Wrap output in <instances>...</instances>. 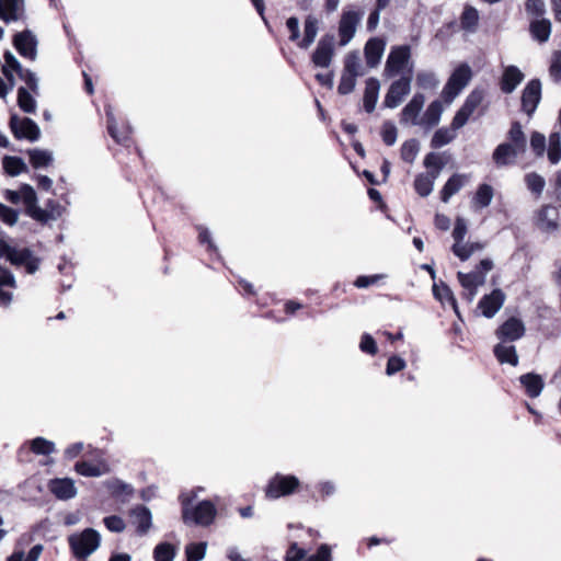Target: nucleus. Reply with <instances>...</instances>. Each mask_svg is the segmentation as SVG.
<instances>
[{
    "label": "nucleus",
    "instance_id": "f257e3e1",
    "mask_svg": "<svg viewBox=\"0 0 561 561\" xmlns=\"http://www.w3.org/2000/svg\"><path fill=\"white\" fill-rule=\"evenodd\" d=\"M68 543L72 556L83 561L94 553L101 545V535L94 528H85L68 537Z\"/></svg>",
    "mask_w": 561,
    "mask_h": 561
},
{
    "label": "nucleus",
    "instance_id": "f03ea898",
    "mask_svg": "<svg viewBox=\"0 0 561 561\" xmlns=\"http://www.w3.org/2000/svg\"><path fill=\"white\" fill-rule=\"evenodd\" d=\"M182 503L183 520L185 523H194L196 525L208 526L216 516V507L210 501L199 502L193 510L190 508L192 497L182 494L180 496Z\"/></svg>",
    "mask_w": 561,
    "mask_h": 561
},
{
    "label": "nucleus",
    "instance_id": "7ed1b4c3",
    "mask_svg": "<svg viewBox=\"0 0 561 561\" xmlns=\"http://www.w3.org/2000/svg\"><path fill=\"white\" fill-rule=\"evenodd\" d=\"M471 76V68L467 64L457 67L442 91L444 101L450 104L469 83Z\"/></svg>",
    "mask_w": 561,
    "mask_h": 561
},
{
    "label": "nucleus",
    "instance_id": "20e7f679",
    "mask_svg": "<svg viewBox=\"0 0 561 561\" xmlns=\"http://www.w3.org/2000/svg\"><path fill=\"white\" fill-rule=\"evenodd\" d=\"M9 127L14 138L18 140L26 139L31 142H35L41 138V128L32 118L20 117L18 114H12Z\"/></svg>",
    "mask_w": 561,
    "mask_h": 561
},
{
    "label": "nucleus",
    "instance_id": "39448f33",
    "mask_svg": "<svg viewBox=\"0 0 561 561\" xmlns=\"http://www.w3.org/2000/svg\"><path fill=\"white\" fill-rule=\"evenodd\" d=\"M299 486V480L295 476H284L276 473L266 486V496L270 499H279L295 492Z\"/></svg>",
    "mask_w": 561,
    "mask_h": 561
},
{
    "label": "nucleus",
    "instance_id": "423d86ee",
    "mask_svg": "<svg viewBox=\"0 0 561 561\" xmlns=\"http://www.w3.org/2000/svg\"><path fill=\"white\" fill-rule=\"evenodd\" d=\"M363 19V12L344 10L339 22L340 46H346L355 36L358 24Z\"/></svg>",
    "mask_w": 561,
    "mask_h": 561
},
{
    "label": "nucleus",
    "instance_id": "0eeeda50",
    "mask_svg": "<svg viewBox=\"0 0 561 561\" xmlns=\"http://www.w3.org/2000/svg\"><path fill=\"white\" fill-rule=\"evenodd\" d=\"M411 58V48L409 45L394 46L391 48L385 72L389 77L399 75Z\"/></svg>",
    "mask_w": 561,
    "mask_h": 561
},
{
    "label": "nucleus",
    "instance_id": "6e6552de",
    "mask_svg": "<svg viewBox=\"0 0 561 561\" xmlns=\"http://www.w3.org/2000/svg\"><path fill=\"white\" fill-rule=\"evenodd\" d=\"M526 333V327L523 320L516 317H510L495 331V336L500 342L513 343L522 339Z\"/></svg>",
    "mask_w": 561,
    "mask_h": 561
},
{
    "label": "nucleus",
    "instance_id": "1a4fd4ad",
    "mask_svg": "<svg viewBox=\"0 0 561 561\" xmlns=\"http://www.w3.org/2000/svg\"><path fill=\"white\" fill-rule=\"evenodd\" d=\"M334 56V36L324 35L318 42V45L312 53L311 61L314 67L329 68Z\"/></svg>",
    "mask_w": 561,
    "mask_h": 561
},
{
    "label": "nucleus",
    "instance_id": "9d476101",
    "mask_svg": "<svg viewBox=\"0 0 561 561\" xmlns=\"http://www.w3.org/2000/svg\"><path fill=\"white\" fill-rule=\"evenodd\" d=\"M411 91V77L403 76L393 81L388 89L383 100V105L388 108L398 107L403 101L404 96Z\"/></svg>",
    "mask_w": 561,
    "mask_h": 561
},
{
    "label": "nucleus",
    "instance_id": "9b49d317",
    "mask_svg": "<svg viewBox=\"0 0 561 561\" xmlns=\"http://www.w3.org/2000/svg\"><path fill=\"white\" fill-rule=\"evenodd\" d=\"M541 100V82L539 79L530 80L522 92V111L529 117L536 112Z\"/></svg>",
    "mask_w": 561,
    "mask_h": 561
},
{
    "label": "nucleus",
    "instance_id": "f8f14e48",
    "mask_svg": "<svg viewBox=\"0 0 561 561\" xmlns=\"http://www.w3.org/2000/svg\"><path fill=\"white\" fill-rule=\"evenodd\" d=\"M424 94L415 93L409 103L402 108L400 123L403 125L411 124L413 126H421L422 117H420V114L424 107Z\"/></svg>",
    "mask_w": 561,
    "mask_h": 561
},
{
    "label": "nucleus",
    "instance_id": "ddd939ff",
    "mask_svg": "<svg viewBox=\"0 0 561 561\" xmlns=\"http://www.w3.org/2000/svg\"><path fill=\"white\" fill-rule=\"evenodd\" d=\"M37 44L36 36L30 30L16 33L13 37V45L18 53L31 60L37 57Z\"/></svg>",
    "mask_w": 561,
    "mask_h": 561
},
{
    "label": "nucleus",
    "instance_id": "4468645a",
    "mask_svg": "<svg viewBox=\"0 0 561 561\" xmlns=\"http://www.w3.org/2000/svg\"><path fill=\"white\" fill-rule=\"evenodd\" d=\"M504 301L505 294L502 289L495 288L480 299L478 308L481 310L483 317L491 319L503 307Z\"/></svg>",
    "mask_w": 561,
    "mask_h": 561
},
{
    "label": "nucleus",
    "instance_id": "2eb2a0df",
    "mask_svg": "<svg viewBox=\"0 0 561 561\" xmlns=\"http://www.w3.org/2000/svg\"><path fill=\"white\" fill-rule=\"evenodd\" d=\"M129 517L137 535L145 536L149 533L152 526V514L147 506L136 505L129 511Z\"/></svg>",
    "mask_w": 561,
    "mask_h": 561
},
{
    "label": "nucleus",
    "instance_id": "dca6fc26",
    "mask_svg": "<svg viewBox=\"0 0 561 561\" xmlns=\"http://www.w3.org/2000/svg\"><path fill=\"white\" fill-rule=\"evenodd\" d=\"M25 18L24 0H0V20L9 24Z\"/></svg>",
    "mask_w": 561,
    "mask_h": 561
},
{
    "label": "nucleus",
    "instance_id": "f3484780",
    "mask_svg": "<svg viewBox=\"0 0 561 561\" xmlns=\"http://www.w3.org/2000/svg\"><path fill=\"white\" fill-rule=\"evenodd\" d=\"M559 210L552 205L542 206L536 217L537 227L545 232H552L558 229Z\"/></svg>",
    "mask_w": 561,
    "mask_h": 561
},
{
    "label": "nucleus",
    "instance_id": "a211bd4d",
    "mask_svg": "<svg viewBox=\"0 0 561 561\" xmlns=\"http://www.w3.org/2000/svg\"><path fill=\"white\" fill-rule=\"evenodd\" d=\"M525 75L516 66H507L504 68L500 79V89L504 94L513 93L523 82Z\"/></svg>",
    "mask_w": 561,
    "mask_h": 561
},
{
    "label": "nucleus",
    "instance_id": "6ab92c4d",
    "mask_svg": "<svg viewBox=\"0 0 561 561\" xmlns=\"http://www.w3.org/2000/svg\"><path fill=\"white\" fill-rule=\"evenodd\" d=\"M48 486L58 500L67 501L77 495V488L70 478L53 479Z\"/></svg>",
    "mask_w": 561,
    "mask_h": 561
},
{
    "label": "nucleus",
    "instance_id": "aec40b11",
    "mask_svg": "<svg viewBox=\"0 0 561 561\" xmlns=\"http://www.w3.org/2000/svg\"><path fill=\"white\" fill-rule=\"evenodd\" d=\"M523 154L506 142L500 144L493 151L492 158L497 167L514 164L518 156Z\"/></svg>",
    "mask_w": 561,
    "mask_h": 561
},
{
    "label": "nucleus",
    "instance_id": "412c9836",
    "mask_svg": "<svg viewBox=\"0 0 561 561\" xmlns=\"http://www.w3.org/2000/svg\"><path fill=\"white\" fill-rule=\"evenodd\" d=\"M385 47L386 43L381 38L374 37L368 39L364 48L366 64L368 67L374 68L380 62Z\"/></svg>",
    "mask_w": 561,
    "mask_h": 561
},
{
    "label": "nucleus",
    "instance_id": "4be33fe9",
    "mask_svg": "<svg viewBox=\"0 0 561 561\" xmlns=\"http://www.w3.org/2000/svg\"><path fill=\"white\" fill-rule=\"evenodd\" d=\"M61 205L54 199H48L45 208L38 207V209L34 210L35 216L33 219L41 224H47L48 221L57 220L61 216Z\"/></svg>",
    "mask_w": 561,
    "mask_h": 561
},
{
    "label": "nucleus",
    "instance_id": "5701e85b",
    "mask_svg": "<svg viewBox=\"0 0 561 561\" xmlns=\"http://www.w3.org/2000/svg\"><path fill=\"white\" fill-rule=\"evenodd\" d=\"M105 114H106V118H107V131H108L110 136L117 144L125 145L129 140V136L133 131L131 127L129 125H127L123 131L117 130L116 119H115L113 108L111 105L105 106Z\"/></svg>",
    "mask_w": 561,
    "mask_h": 561
},
{
    "label": "nucleus",
    "instance_id": "b1692460",
    "mask_svg": "<svg viewBox=\"0 0 561 561\" xmlns=\"http://www.w3.org/2000/svg\"><path fill=\"white\" fill-rule=\"evenodd\" d=\"M519 382L525 388L526 394L530 398H537L541 394L545 381L542 377L535 373H527L519 377Z\"/></svg>",
    "mask_w": 561,
    "mask_h": 561
},
{
    "label": "nucleus",
    "instance_id": "393cba45",
    "mask_svg": "<svg viewBox=\"0 0 561 561\" xmlns=\"http://www.w3.org/2000/svg\"><path fill=\"white\" fill-rule=\"evenodd\" d=\"M507 343L508 342H500L496 344L494 346L493 353L501 364H510L515 367L518 365L516 347Z\"/></svg>",
    "mask_w": 561,
    "mask_h": 561
},
{
    "label": "nucleus",
    "instance_id": "a878e982",
    "mask_svg": "<svg viewBox=\"0 0 561 561\" xmlns=\"http://www.w3.org/2000/svg\"><path fill=\"white\" fill-rule=\"evenodd\" d=\"M319 32V20L314 15H308L304 23V37L298 42V47L301 49L309 48Z\"/></svg>",
    "mask_w": 561,
    "mask_h": 561
},
{
    "label": "nucleus",
    "instance_id": "bb28decb",
    "mask_svg": "<svg viewBox=\"0 0 561 561\" xmlns=\"http://www.w3.org/2000/svg\"><path fill=\"white\" fill-rule=\"evenodd\" d=\"M380 83L376 78H369L366 81L365 92H364V108L367 113L374 112L378 96H379Z\"/></svg>",
    "mask_w": 561,
    "mask_h": 561
},
{
    "label": "nucleus",
    "instance_id": "cd10ccee",
    "mask_svg": "<svg viewBox=\"0 0 561 561\" xmlns=\"http://www.w3.org/2000/svg\"><path fill=\"white\" fill-rule=\"evenodd\" d=\"M444 112L443 104L439 100L433 101L425 110L422 116V124L426 129H431L438 125L440 122L442 114Z\"/></svg>",
    "mask_w": 561,
    "mask_h": 561
},
{
    "label": "nucleus",
    "instance_id": "c85d7f7f",
    "mask_svg": "<svg viewBox=\"0 0 561 561\" xmlns=\"http://www.w3.org/2000/svg\"><path fill=\"white\" fill-rule=\"evenodd\" d=\"M467 181V176L463 174L455 173L451 175L440 191V199L444 203H448L450 197L457 194Z\"/></svg>",
    "mask_w": 561,
    "mask_h": 561
},
{
    "label": "nucleus",
    "instance_id": "c756f323",
    "mask_svg": "<svg viewBox=\"0 0 561 561\" xmlns=\"http://www.w3.org/2000/svg\"><path fill=\"white\" fill-rule=\"evenodd\" d=\"M507 138L510 141H507L506 144L516 148V150L520 151L522 153L526 152L527 138L519 122L512 123L511 128L507 133Z\"/></svg>",
    "mask_w": 561,
    "mask_h": 561
},
{
    "label": "nucleus",
    "instance_id": "7c9ffc66",
    "mask_svg": "<svg viewBox=\"0 0 561 561\" xmlns=\"http://www.w3.org/2000/svg\"><path fill=\"white\" fill-rule=\"evenodd\" d=\"M30 163L34 169H43L49 167L54 161L50 150L34 148L27 150Z\"/></svg>",
    "mask_w": 561,
    "mask_h": 561
},
{
    "label": "nucleus",
    "instance_id": "2f4dec72",
    "mask_svg": "<svg viewBox=\"0 0 561 561\" xmlns=\"http://www.w3.org/2000/svg\"><path fill=\"white\" fill-rule=\"evenodd\" d=\"M433 295L442 304L448 302L454 309L455 313L458 317H460L457 300L454 296V293L451 291L450 287L447 284H445L444 282H440L439 284L435 283L433 285Z\"/></svg>",
    "mask_w": 561,
    "mask_h": 561
},
{
    "label": "nucleus",
    "instance_id": "473e14b6",
    "mask_svg": "<svg viewBox=\"0 0 561 561\" xmlns=\"http://www.w3.org/2000/svg\"><path fill=\"white\" fill-rule=\"evenodd\" d=\"M494 196L493 187L489 184L479 185L473 198L472 204L476 209H482L488 207Z\"/></svg>",
    "mask_w": 561,
    "mask_h": 561
},
{
    "label": "nucleus",
    "instance_id": "72a5a7b5",
    "mask_svg": "<svg viewBox=\"0 0 561 561\" xmlns=\"http://www.w3.org/2000/svg\"><path fill=\"white\" fill-rule=\"evenodd\" d=\"M456 131L451 126L438 128L431 139V147L438 149L450 144L457 137Z\"/></svg>",
    "mask_w": 561,
    "mask_h": 561
},
{
    "label": "nucleus",
    "instance_id": "f704fd0d",
    "mask_svg": "<svg viewBox=\"0 0 561 561\" xmlns=\"http://www.w3.org/2000/svg\"><path fill=\"white\" fill-rule=\"evenodd\" d=\"M20 195H21V199L23 201V203L25 205L26 214L31 218H34V216H35L34 210L38 209V207H39L37 205V196H36L35 190L28 184H23L20 188Z\"/></svg>",
    "mask_w": 561,
    "mask_h": 561
},
{
    "label": "nucleus",
    "instance_id": "c9c22d12",
    "mask_svg": "<svg viewBox=\"0 0 561 561\" xmlns=\"http://www.w3.org/2000/svg\"><path fill=\"white\" fill-rule=\"evenodd\" d=\"M437 178L431 173H421L415 178L414 188L416 193L422 196H428L434 188V183Z\"/></svg>",
    "mask_w": 561,
    "mask_h": 561
},
{
    "label": "nucleus",
    "instance_id": "e433bc0d",
    "mask_svg": "<svg viewBox=\"0 0 561 561\" xmlns=\"http://www.w3.org/2000/svg\"><path fill=\"white\" fill-rule=\"evenodd\" d=\"M530 33L535 39L545 43L551 34V22L547 19L536 20L530 23Z\"/></svg>",
    "mask_w": 561,
    "mask_h": 561
},
{
    "label": "nucleus",
    "instance_id": "4c0bfd02",
    "mask_svg": "<svg viewBox=\"0 0 561 561\" xmlns=\"http://www.w3.org/2000/svg\"><path fill=\"white\" fill-rule=\"evenodd\" d=\"M3 169L11 176H16L27 171L24 160L15 156H7L3 158Z\"/></svg>",
    "mask_w": 561,
    "mask_h": 561
},
{
    "label": "nucleus",
    "instance_id": "58836bf2",
    "mask_svg": "<svg viewBox=\"0 0 561 561\" xmlns=\"http://www.w3.org/2000/svg\"><path fill=\"white\" fill-rule=\"evenodd\" d=\"M416 85L422 90H435L439 85V79L436 73L428 70H422L416 75Z\"/></svg>",
    "mask_w": 561,
    "mask_h": 561
},
{
    "label": "nucleus",
    "instance_id": "ea45409f",
    "mask_svg": "<svg viewBox=\"0 0 561 561\" xmlns=\"http://www.w3.org/2000/svg\"><path fill=\"white\" fill-rule=\"evenodd\" d=\"M18 105L27 114L35 113L36 111V101L24 87H20L18 90Z\"/></svg>",
    "mask_w": 561,
    "mask_h": 561
},
{
    "label": "nucleus",
    "instance_id": "a19ab883",
    "mask_svg": "<svg viewBox=\"0 0 561 561\" xmlns=\"http://www.w3.org/2000/svg\"><path fill=\"white\" fill-rule=\"evenodd\" d=\"M457 277L462 287H480L485 283L484 273H480V271L458 272Z\"/></svg>",
    "mask_w": 561,
    "mask_h": 561
},
{
    "label": "nucleus",
    "instance_id": "79ce46f5",
    "mask_svg": "<svg viewBox=\"0 0 561 561\" xmlns=\"http://www.w3.org/2000/svg\"><path fill=\"white\" fill-rule=\"evenodd\" d=\"M423 164L426 169H428V173L439 176L440 171L445 167V161L442 159L440 154L437 152H430L425 156Z\"/></svg>",
    "mask_w": 561,
    "mask_h": 561
},
{
    "label": "nucleus",
    "instance_id": "37998d69",
    "mask_svg": "<svg viewBox=\"0 0 561 561\" xmlns=\"http://www.w3.org/2000/svg\"><path fill=\"white\" fill-rule=\"evenodd\" d=\"M479 21V13L473 7H467L460 18L461 27L468 32H474Z\"/></svg>",
    "mask_w": 561,
    "mask_h": 561
},
{
    "label": "nucleus",
    "instance_id": "c03bdc74",
    "mask_svg": "<svg viewBox=\"0 0 561 561\" xmlns=\"http://www.w3.org/2000/svg\"><path fill=\"white\" fill-rule=\"evenodd\" d=\"M524 180L527 188L531 193H534L537 196L542 194L546 186V181L543 176L536 172H530L525 175Z\"/></svg>",
    "mask_w": 561,
    "mask_h": 561
},
{
    "label": "nucleus",
    "instance_id": "a18cd8bd",
    "mask_svg": "<svg viewBox=\"0 0 561 561\" xmlns=\"http://www.w3.org/2000/svg\"><path fill=\"white\" fill-rule=\"evenodd\" d=\"M420 151V144L416 139H409L401 146V158L408 163H413Z\"/></svg>",
    "mask_w": 561,
    "mask_h": 561
},
{
    "label": "nucleus",
    "instance_id": "49530a36",
    "mask_svg": "<svg viewBox=\"0 0 561 561\" xmlns=\"http://www.w3.org/2000/svg\"><path fill=\"white\" fill-rule=\"evenodd\" d=\"M31 449L36 455H50L55 451V443L44 437H36L31 442Z\"/></svg>",
    "mask_w": 561,
    "mask_h": 561
},
{
    "label": "nucleus",
    "instance_id": "de8ad7c7",
    "mask_svg": "<svg viewBox=\"0 0 561 561\" xmlns=\"http://www.w3.org/2000/svg\"><path fill=\"white\" fill-rule=\"evenodd\" d=\"M175 550L171 543L161 542L153 550L154 561H173Z\"/></svg>",
    "mask_w": 561,
    "mask_h": 561
},
{
    "label": "nucleus",
    "instance_id": "09e8293b",
    "mask_svg": "<svg viewBox=\"0 0 561 561\" xmlns=\"http://www.w3.org/2000/svg\"><path fill=\"white\" fill-rule=\"evenodd\" d=\"M207 550L206 542L190 543L186 546L185 553L187 561H201L205 558Z\"/></svg>",
    "mask_w": 561,
    "mask_h": 561
},
{
    "label": "nucleus",
    "instance_id": "8fccbe9b",
    "mask_svg": "<svg viewBox=\"0 0 561 561\" xmlns=\"http://www.w3.org/2000/svg\"><path fill=\"white\" fill-rule=\"evenodd\" d=\"M484 98V94L481 90H473L470 92V94L466 98L462 108L469 112L471 115L473 112L480 106Z\"/></svg>",
    "mask_w": 561,
    "mask_h": 561
},
{
    "label": "nucleus",
    "instance_id": "3c124183",
    "mask_svg": "<svg viewBox=\"0 0 561 561\" xmlns=\"http://www.w3.org/2000/svg\"><path fill=\"white\" fill-rule=\"evenodd\" d=\"M32 250L28 248L16 249L13 247L11 253L8 255L7 260L14 266H22L31 257Z\"/></svg>",
    "mask_w": 561,
    "mask_h": 561
},
{
    "label": "nucleus",
    "instance_id": "603ef678",
    "mask_svg": "<svg viewBox=\"0 0 561 561\" xmlns=\"http://www.w3.org/2000/svg\"><path fill=\"white\" fill-rule=\"evenodd\" d=\"M76 471L83 477H100L103 474L101 468L89 461H79L75 466Z\"/></svg>",
    "mask_w": 561,
    "mask_h": 561
},
{
    "label": "nucleus",
    "instance_id": "864d4df0",
    "mask_svg": "<svg viewBox=\"0 0 561 561\" xmlns=\"http://www.w3.org/2000/svg\"><path fill=\"white\" fill-rule=\"evenodd\" d=\"M360 60L356 54H348L345 57L344 61V70L343 73H348L354 77H358L360 75Z\"/></svg>",
    "mask_w": 561,
    "mask_h": 561
},
{
    "label": "nucleus",
    "instance_id": "5fc2aeb1",
    "mask_svg": "<svg viewBox=\"0 0 561 561\" xmlns=\"http://www.w3.org/2000/svg\"><path fill=\"white\" fill-rule=\"evenodd\" d=\"M382 140L387 146H393L397 141L398 130L392 122H385L381 131Z\"/></svg>",
    "mask_w": 561,
    "mask_h": 561
},
{
    "label": "nucleus",
    "instance_id": "6e6d98bb",
    "mask_svg": "<svg viewBox=\"0 0 561 561\" xmlns=\"http://www.w3.org/2000/svg\"><path fill=\"white\" fill-rule=\"evenodd\" d=\"M530 147L537 157H542L546 151V137L539 131H534L530 137Z\"/></svg>",
    "mask_w": 561,
    "mask_h": 561
},
{
    "label": "nucleus",
    "instance_id": "4d7b16f0",
    "mask_svg": "<svg viewBox=\"0 0 561 561\" xmlns=\"http://www.w3.org/2000/svg\"><path fill=\"white\" fill-rule=\"evenodd\" d=\"M105 527L112 533H123L126 528V524L121 516L111 515L103 519Z\"/></svg>",
    "mask_w": 561,
    "mask_h": 561
},
{
    "label": "nucleus",
    "instance_id": "13d9d810",
    "mask_svg": "<svg viewBox=\"0 0 561 561\" xmlns=\"http://www.w3.org/2000/svg\"><path fill=\"white\" fill-rule=\"evenodd\" d=\"M20 79H22L27 88L35 94H38L39 85L38 78L35 72L30 69L24 68L22 72L19 75Z\"/></svg>",
    "mask_w": 561,
    "mask_h": 561
},
{
    "label": "nucleus",
    "instance_id": "bf43d9fd",
    "mask_svg": "<svg viewBox=\"0 0 561 561\" xmlns=\"http://www.w3.org/2000/svg\"><path fill=\"white\" fill-rule=\"evenodd\" d=\"M356 78L354 76H351L348 73H342L341 80L337 87V91L342 95L350 94L353 92L356 85Z\"/></svg>",
    "mask_w": 561,
    "mask_h": 561
},
{
    "label": "nucleus",
    "instance_id": "052dcab7",
    "mask_svg": "<svg viewBox=\"0 0 561 561\" xmlns=\"http://www.w3.org/2000/svg\"><path fill=\"white\" fill-rule=\"evenodd\" d=\"M0 219L9 226H14L19 220V211L0 203Z\"/></svg>",
    "mask_w": 561,
    "mask_h": 561
},
{
    "label": "nucleus",
    "instance_id": "680f3d73",
    "mask_svg": "<svg viewBox=\"0 0 561 561\" xmlns=\"http://www.w3.org/2000/svg\"><path fill=\"white\" fill-rule=\"evenodd\" d=\"M525 9L528 14L535 16H542L546 13V4L543 0H527Z\"/></svg>",
    "mask_w": 561,
    "mask_h": 561
},
{
    "label": "nucleus",
    "instance_id": "e2e57ef3",
    "mask_svg": "<svg viewBox=\"0 0 561 561\" xmlns=\"http://www.w3.org/2000/svg\"><path fill=\"white\" fill-rule=\"evenodd\" d=\"M359 348L362 352L369 355H375L378 352L376 341L369 333H364L360 339Z\"/></svg>",
    "mask_w": 561,
    "mask_h": 561
},
{
    "label": "nucleus",
    "instance_id": "0e129e2a",
    "mask_svg": "<svg viewBox=\"0 0 561 561\" xmlns=\"http://www.w3.org/2000/svg\"><path fill=\"white\" fill-rule=\"evenodd\" d=\"M305 561H332L331 548L327 543H322L317 552L307 557Z\"/></svg>",
    "mask_w": 561,
    "mask_h": 561
},
{
    "label": "nucleus",
    "instance_id": "69168bd1",
    "mask_svg": "<svg viewBox=\"0 0 561 561\" xmlns=\"http://www.w3.org/2000/svg\"><path fill=\"white\" fill-rule=\"evenodd\" d=\"M306 550L298 547L297 542H293L286 551V561H305Z\"/></svg>",
    "mask_w": 561,
    "mask_h": 561
},
{
    "label": "nucleus",
    "instance_id": "338daca9",
    "mask_svg": "<svg viewBox=\"0 0 561 561\" xmlns=\"http://www.w3.org/2000/svg\"><path fill=\"white\" fill-rule=\"evenodd\" d=\"M405 367V362L400 356H391L387 362L386 374L392 376Z\"/></svg>",
    "mask_w": 561,
    "mask_h": 561
},
{
    "label": "nucleus",
    "instance_id": "774afa93",
    "mask_svg": "<svg viewBox=\"0 0 561 561\" xmlns=\"http://www.w3.org/2000/svg\"><path fill=\"white\" fill-rule=\"evenodd\" d=\"M467 234V222L463 218L458 217L455 222V227L453 230V238L456 243H461Z\"/></svg>",
    "mask_w": 561,
    "mask_h": 561
}]
</instances>
